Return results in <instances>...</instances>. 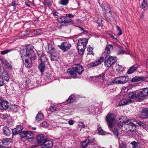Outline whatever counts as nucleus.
Here are the masks:
<instances>
[{"label": "nucleus", "instance_id": "37", "mask_svg": "<svg viewBox=\"0 0 148 148\" xmlns=\"http://www.w3.org/2000/svg\"><path fill=\"white\" fill-rule=\"evenodd\" d=\"M85 48H81L79 47V48H78L79 54H82Z\"/></svg>", "mask_w": 148, "mask_h": 148}, {"label": "nucleus", "instance_id": "5", "mask_svg": "<svg viewBox=\"0 0 148 148\" xmlns=\"http://www.w3.org/2000/svg\"><path fill=\"white\" fill-rule=\"evenodd\" d=\"M58 46L62 51L65 52L69 50L72 46L69 42H62L60 45H58Z\"/></svg>", "mask_w": 148, "mask_h": 148}, {"label": "nucleus", "instance_id": "39", "mask_svg": "<svg viewBox=\"0 0 148 148\" xmlns=\"http://www.w3.org/2000/svg\"><path fill=\"white\" fill-rule=\"evenodd\" d=\"M49 125V124L46 121H44L42 123V126L45 128H46L48 127Z\"/></svg>", "mask_w": 148, "mask_h": 148}, {"label": "nucleus", "instance_id": "24", "mask_svg": "<svg viewBox=\"0 0 148 148\" xmlns=\"http://www.w3.org/2000/svg\"><path fill=\"white\" fill-rule=\"evenodd\" d=\"M75 99V97L73 95H71L69 97V98L66 101L68 103H71L73 102L74 101Z\"/></svg>", "mask_w": 148, "mask_h": 148}, {"label": "nucleus", "instance_id": "13", "mask_svg": "<svg viewBox=\"0 0 148 148\" xmlns=\"http://www.w3.org/2000/svg\"><path fill=\"white\" fill-rule=\"evenodd\" d=\"M52 146V142L47 139L42 145V148H51Z\"/></svg>", "mask_w": 148, "mask_h": 148}, {"label": "nucleus", "instance_id": "61", "mask_svg": "<svg viewBox=\"0 0 148 148\" xmlns=\"http://www.w3.org/2000/svg\"><path fill=\"white\" fill-rule=\"evenodd\" d=\"M116 28H117V30H119V31H120V30H121V29L120 27L119 26H116Z\"/></svg>", "mask_w": 148, "mask_h": 148}, {"label": "nucleus", "instance_id": "48", "mask_svg": "<svg viewBox=\"0 0 148 148\" xmlns=\"http://www.w3.org/2000/svg\"><path fill=\"white\" fill-rule=\"evenodd\" d=\"M46 59V58L45 56H42L40 57L39 58V60L41 61V62H44V61Z\"/></svg>", "mask_w": 148, "mask_h": 148}, {"label": "nucleus", "instance_id": "16", "mask_svg": "<svg viewBox=\"0 0 148 148\" xmlns=\"http://www.w3.org/2000/svg\"><path fill=\"white\" fill-rule=\"evenodd\" d=\"M113 49V47L111 45H107L105 51L104 52V55L107 56L108 55L110 54L111 51Z\"/></svg>", "mask_w": 148, "mask_h": 148}, {"label": "nucleus", "instance_id": "4", "mask_svg": "<svg viewBox=\"0 0 148 148\" xmlns=\"http://www.w3.org/2000/svg\"><path fill=\"white\" fill-rule=\"evenodd\" d=\"M116 58L111 56H106L105 59L104 65L106 67H109L116 62Z\"/></svg>", "mask_w": 148, "mask_h": 148}, {"label": "nucleus", "instance_id": "62", "mask_svg": "<svg viewBox=\"0 0 148 148\" xmlns=\"http://www.w3.org/2000/svg\"><path fill=\"white\" fill-rule=\"evenodd\" d=\"M105 18L106 20L108 21H109L110 20V18L108 17H106Z\"/></svg>", "mask_w": 148, "mask_h": 148}, {"label": "nucleus", "instance_id": "9", "mask_svg": "<svg viewBox=\"0 0 148 148\" xmlns=\"http://www.w3.org/2000/svg\"><path fill=\"white\" fill-rule=\"evenodd\" d=\"M38 144L41 145L47 139L46 137L43 134L38 135L36 138Z\"/></svg>", "mask_w": 148, "mask_h": 148}, {"label": "nucleus", "instance_id": "25", "mask_svg": "<svg viewBox=\"0 0 148 148\" xmlns=\"http://www.w3.org/2000/svg\"><path fill=\"white\" fill-rule=\"evenodd\" d=\"M147 0H143V2L142 3L141 7L142 8L145 10L147 8Z\"/></svg>", "mask_w": 148, "mask_h": 148}, {"label": "nucleus", "instance_id": "41", "mask_svg": "<svg viewBox=\"0 0 148 148\" xmlns=\"http://www.w3.org/2000/svg\"><path fill=\"white\" fill-rule=\"evenodd\" d=\"M95 77H98L100 81H103L104 79V75L102 74L99 75Z\"/></svg>", "mask_w": 148, "mask_h": 148}, {"label": "nucleus", "instance_id": "11", "mask_svg": "<svg viewBox=\"0 0 148 148\" xmlns=\"http://www.w3.org/2000/svg\"><path fill=\"white\" fill-rule=\"evenodd\" d=\"M145 97L142 90L140 91H136V99H137L138 101H142Z\"/></svg>", "mask_w": 148, "mask_h": 148}, {"label": "nucleus", "instance_id": "10", "mask_svg": "<svg viewBox=\"0 0 148 148\" xmlns=\"http://www.w3.org/2000/svg\"><path fill=\"white\" fill-rule=\"evenodd\" d=\"M88 40L85 38L79 39L77 43V48L79 47L82 48H86V46L88 43Z\"/></svg>", "mask_w": 148, "mask_h": 148}, {"label": "nucleus", "instance_id": "22", "mask_svg": "<svg viewBox=\"0 0 148 148\" xmlns=\"http://www.w3.org/2000/svg\"><path fill=\"white\" fill-rule=\"evenodd\" d=\"M8 102L6 101H2L1 104V107L2 109H6L8 107Z\"/></svg>", "mask_w": 148, "mask_h": 148}, {"label": "nucleus", "instance_id": "30", "mask_svg": "<svg viewBox=\"0 0 148 148\" xmlns=\"http://www.w3.org/2000/svg\"><path fill=\"white\" fill-rule=\"evenodd\" d=\"M104 9L106 11H109V12L111 13V11L110 10V8L108 4L106 3L103 5Z\"/></svg>", "mask_w": 148, "mask_h": 148}, {"label": "nucleus", "instance_id": "47", "mask_svg": "<svg viewBox=\"0 0 148 148\" xmlns=\"http://www.w3.org/2000/svg\"><path fill=\"white\" fill-rule=\"evenodd\" d=\"M12 132L13 135H16L17 134L19 133H20V130H12Z\"/></svg>", "mask_w": 148, "mask_h": 148}, {"label": "nucleus", "instance_id": "36", "mask_svg": "<svg viewBox=\"0 0 148 148\" xmlns=\"http://www.w3.org/2000/svg\"><path fill=\"white\" fill-rule=\"evenodd\" d=\"M116 69L118 71H124L123 68H122V66L120 65L119 64H116Z\"/></svg>", "mask_w": 148, "mask_h": 148}, {"label": "nucleus", "instance_id": "63", "mask_svg": "<svg viewBox=\"0 0 148 148\" xmlns=\"http://www.w3.org/2000/svg\"><path fill=\"white\" fill-rule=\"evenodd\" d=\"M140 18H143V17H144V15H143V13H142L141 15H140Z\"/></svg>", "mask_w": 148, "mask_h": 148}, {"label": "nucleus", "instance_id": "60", "mask_svg": "<svg viewBox=\"0 0 148 148\" xmlns=\"http://www.w3.org/2000/svg\"><path fill=\"white\" fill-rule=\"evenodd\" d=\"M58 13L57 12H55L54 13V15L56 16H58Z\"/></svg>", "mask_w": 148, "mask_h": 148}, {"label": "nucleus", "instance_id": "28", "mask_svg": "<svg viewBox=\"0 0 148 148\" xmlns=\"http://www.w3.org/2000/svg\"><path fill=\"white\" fill-rule=\"evenodd\" d=\"M12 142V140L11 138H6L1 140L2 143L3 144L8 143H11Z\"/></svg>", "mask_w": 148, "mask_h": 148}, {"label": "nucleus", "instance_id": "19", "mask_svg": "<svg viewBox=\"0 0 148 148\" xmlns=\"http://www.w3.org/2000/svg\"><path fill=\"white\" fill-rule=\"evenodd\" d=\"M138 67L136 65H134L130 68L127 71V73L130 74L132 73L138 68Z\"/></svg>", "mask_w": 148, "mask_h": 148}, {"label": "nucleus", "instance_id": "40", "mask_svg": "<svg viewBox=\"0 0 148 148\" xmlns=\"http://www.w3.org/2000/svg\"><path fill=\"white\" fill-rule=\"evenodd\" d=\"M117 53L118 55H120L121 54H124L125 53L127 54V52L125 51L124 50L122 49H120L118 51Z\"/></svg>", "mask_w": 148, "mask_h": 148}, {"label": "nucleus", "instance_id": "33", "mask_svg": "<svg viewBox=\"0 0 148 148\" xmlns=\"http://www.w3.org/2000/svg\"><path fill=\"white\" fill-rule=\"evenodd\" d=\"M18 0H13L11 3V5L13 6L14 8L15 9L16 6L18 4Z\"/></svg>", "mask_w": 148, "mask_h": 148}, {"label": "nucleus", "instance_id": "26", "mask_svg": "<svg viewBox=\"0 0 148 148\" xmlns=\"http://www.w3.org/2000/svg\"><path fill=\"white\" fill-rule=\"evenodd\" d=\"M2 62L8 68L10 69L12 68L11 64H10L6 60H3Z\"/></svg>", "mask_w": 148, "mask_h": 148}, {"label": "nucleus", "instance_id": "55", "mask_svg": "<svg viewBox=\"0 0 148 148\" xmlns=\"http://www.w3.org/2000/svg\"><path fill=\"white\" fill-rule=\"evenodd\" d=\"M8 116L7 114H4L3 115L2 118L3 119L5 120L7 118Z\"/></svg>", "mask_w": 148, "mask_h": 148}, {"label": "nucleus", "instance_id": "58", "mask_svg": "<svg viewBox=\"0 0 148 148\" xmlns=\"http://www.w3.org/2000/svg\"><path fill=\"white\" fill-rule=\"evenodd\" d=\"M74 123L73 121L72 120L69 121V124L70 125H73Z\"/></svg>", "mask_w": 148, "mask_h": 148}, {"label": "nucleus", "instance_id": "29", "mask_svg": "<svg viewBox=\"0 0 148 148\" xmlns=\"http://www.w3.org/2000/svg\"><path fill=\"white\" fill-rule=\"evenodd\" d=\"M69 0H60L59 3L63 5H66L69 3Z\"/></svg>", "mask_w": 148, "mask_h": 148}, {"label": "nucleus", "instance_id": "53", "mask_svg": "<svg viewBox=\"0 0 148 148\" xmlns=\"http://www.w3.org/2000/svg\"><path fill=\"white\" fill-rule=\"evenodd\" d=\"M123 123H122L121 122L119 123L117 125V126L118 127L119 129H121L122 128L123 126Z\"/></svg>", "mask_w": 148, "mask_h": 148}, {"label": "nucleus", "instance_id": "34", "mask_svg": "<svg viewBox=\"0 0 148 148\" xmlns=\"http://www.w3.org/2000/svg\"><path fill=\"white\" fill-rule=\"evenodd\" d=\"M98 133L101 135H106L107 134H109L108 132H106L104 130H98Z\"/></svg>", "mask_w": 148, "mask_h": 148}, {"label": "nucleus", "instance_id": "32", "mask_svg": "<svg viewBox=\"0 0 148 148\" xmlns=\"http://www.w3.org/2000/svg\"><path fill=\"white\" fill-rule=\"evenodd\" d=\"M25 67L27 68H30L32 66V65L30 63H29V61L26 58L25 59Z\"/></svg>", "mask_w": 148, "mask_h": 148}, {"label": "nucleus", "instance_id": "18", "mask_svg": "<svg viewBox=\"0 0 148 148\" xmlns=\"http://www.w3.org/2000/svg\"><path fill=\"white\" fill-rule=\"evenodd\" d=\"M91 143L90 140L88 139H86L81 143L80 147L82 148H86Z\"/></svg>", "mask_w": 148, "mask_h": 148}, {"label": "nucleus", "instance_id": "15", "mask_svg": "<svg viewBox=\"0 0 148 148\" xmlns=\"http://www.w3.org/2000/svg\"><path fill=\"white\" fill-rule=\"evenodd\" d=\"M103 60L104 57H101L99 59L91 63L90 65L92 66H96L100 64L103 61Z\"/></svg>", "mask_w": 148, "mask_h": 148}, {"label": "nucleus", "instance_id": "12", "mask_svg": "<svg viewBox=\"0 0 148 148\" xmlns=\"http://www.w3.org/2000/svg\"><path fill=\"white\" fill-rule=\"evenodd\" d=\"M139 116L142 119H146L148 117V108H143Z\"/></svg>", "mask_w": 148, "mask_h": 148}, {"label": "nucleus", "instance_id": "20", "mask_svg": "<svg viewBox=\"0 0 148 148\" xmlns=\"http://www.w3.org/2000/svg\"><path fill=\"white\" fill-rule=\"evenodd\" d=\"M45 64L44 62H42L39 64L38 69L42 73L45 69Z\"/></svg>", "mask_w": 148, "mask_h": 148}, {"label": "nucleus", "instance_id": "2", "mask_svg": "<svg viewBox=\"0 0 148 148\" xmlns=\"http://www.w3.org/2000/svg\"><path fill=\"white\" fill-rule=\"evenodd\" d=\"M33 46L31 45H28L25 49H22L20 51L21 58H23L28 57L31 60L36 58V54L33 49Z\"/></svg>", "mask_w": 148, "mask_h": 148}, {"label": "nucleus", "instance_id": "17", "mask_svg": "<svg viewBox=\"0 0 148 148\" xmlns=\"http://www.w3.org/2000/svg\"><path fill=\"white\" fill-rule=\"evenodd\" d=\"M147 78L143 76H136L133 78L132 81L133 82H137L140 81H144L146 80Z\"/></svg>", "mask_w": 148, "mask_h": 148}, {"label": "nucleus", "instance_id": "49", "mask_svg": "<svg viewBox=\"0 0 148 148\" xmlns=\"http://www.w3.org/2000/svg\"><path fill=\"white\" fill-rule=\"evenodd\" d=\"M41 31L40 29H37L34 31V34L36 35H38L41 33Z\"/></svg>", "mask_w": 148, "mask_h": 148}, {"label": "nucleus", "instance_id": "27", "mask_svg": "<svg viewBox=\"0 0 148 148\" xmlns=\"http://www.w3.org/2000/svg\"><path fill=\"white\" fill-rule=\"evenodd\" d=\"M66 17L64 16H62L60 18H58L57 19V21L60 23H64L66 21Z\"/></svg>", "mask_w": 148, "mask_h": 148}, {"label": "nucleus", "instance_id": "43", "mask_svg": "<svg viewBox=\"0 0 148 148\" xmlns=\"http://www.w3.org/2000/svg\"><path fill=\"white\" fill-rule=\"evenodd\" d=\"M92 49L91 47H88L87 49V51H88V54H92L94 55L93 53L92 52Z\"/></svg>", "mask_w": 148, "mask_h": 148}, {"label": "nucleus", "instance_id": "14", "mask_svg": "<svg viewBox=\"0 0 148 148\" xmlns=\"http://www.w3.org/2000/svg\"><path fill=\"white\" fill-rule=\"evenodd\" d=\"M133 102V101L131 99H124L120 101L119 104V106L126 105L129 104Z\"/></svg>", "mask_w": 148, "mask_h": 148}, {"label": "nucleus", "instance_id": "46", "mask_svg": "<svg viewBox=\"0 0 148 148\" xmlns=\"http://www.w3.org/2000/svg\"><path fill=\"white\" fill-rule=\"evenodd\" d=\"M119 147L120 148H126V144L122 143L120 144Z\"/></svg>", "mask_w": 148, "mask_h": 148}, {"label": "nucleus", "instance_id": "42", "mask_svg": "<svg viewBox=\"0 0 148 148\" xmlns=\"http://www.w3.org/2000/svg\"><path fill=\"white\" fill-rule=\"evenodd\" d=\"M4 84V82L2 76L0 75V87L2 86Z\"/></svg>", "mask_w": 148, "mask_h": 148}, {"label": "nucleus", "instance_id": "21", "mask_svg": "<svg viewBox=\"0 0 148 148\" xmlns=\"http://www.w3.org/2000/svg\"><path fill=\"white\" fill-rule=\"evenodd\" d=\"M44 118V115L43 114L38 113L36 116V120L37 122H39L42 120Z\"/></svg>", "mask_w": 148, "mask_h": 148}, {"label": "nucleus", "instance_id": "38", "mask_svg": "<svg viewBox=\"0 0 148 148\" xmlns=\"http://www.w3.org/2000/svg\"><path fill=\"white\" fill-rule=\"evenodd\" d=\"M12 50V49L6 50L3 51L1 52V54L2 55L5 54Z\"/></svg>", "mask_w": 148, "mask_h": 148}, {"label": "nucleus", "instance_id": "3", "mask_svg": "<svg viewBox=\"0 0 148 148\" xmlns=\"http://www.w3.org/2000/svg\"><path fill=\"white\" fill-rule=\"evenodd\" d=\"M83 71L82 66L79 64H75L72 68L68 69L66 74L72 77H76L77 74H81Z\"/></svg>", "mask_w": 148, "mask_h": 148}, {"label": "nucleus", "instance_id": "44", "mask_svg": "<svg viewBox=\"0 0 148 148\" xmlns=\"http://www.w3.org/2000/svg\"><path fill=\"white\" fill-rule=\"evenodd\" d=\"M3 133L5 135L7 136H9L11 133L10 130H3Z\"/></svg>", "mask_w": 148, "mask_h": 148}, {"label": "nucleus", "instance_id": "52", "mask_svg": "<svg viewBox=\"0 0 148 148\" xmlns=\"http://www.w3.org/2000/svg\"><path fill=\"white\" fill-rule=\"evenodd\" d=\"M56 108L55 106H51L50 108V110L52 112H54L56 110Z\"/></svg>", "mask_w": 148, "mask_h": 148}, {"label": "nucleus", "instance_id": "8", "mask_svg": "<svg viewBox=\"0 0 148 148\" xmlns=\"http://www.w3.org/2000/svg\"><path fill=\"white\" fill-rule=\"evenodd\" d=\"M113 115V114L109 113L108 114L106 118V120L108 123V125L110 128L113 126L114 123L115 122L114 119L112 117Z\"/></svg>", "mask_w": 148, "mask_h": 148}, {"label": "nucleus", "instance_id": "23", "mask_svg": "<svg viewBox=\"0 0 148 148\" xmlns=\"http://www.w3.org/2000/svg\"><path fill=\"white\" fill-rule=\"evenodd\" d=\"M136 91L128 93L127 97L129 98L136 99Z\"/></svg>", "mask_w": 148, "mask_h": 148}, {"label": "nucleus", "instance_id": "31", "mask_svg": "<svg viewBox=\"0 0 148 148\" xmlns=\"http://www.w3.org/2000/svg\"><path fill=\"white\" fill-rule=\"evenodd\" d=\"M141 90L145 97L148 96V88H144L142 89Z\"/></svg>", "mask_w": 148, "mask_h": 148}, {"label": "nucleus", "instance_id": "1", "mask_svg": "<svg viewBox=\"0 0 148 148\" xmlns=\"http://www.w3.org/2000/svg\"><path fill=\"white\" fill-rule=\"evenodd\" d=\"M120 122L123 123H127V124L126 125V126H128V124L131 127V128L134 129L136 128V126H137L136 124L143 129H145L146 127V125L143 123L141 122H137L134 119L128 120L125 116H123L119 119Z\"/></svg>", "mask_w": 148, "mask_h": 148}, {"label": "nucleus", "instance_id": "50", "mask_svg": "<svg viewBox=\"0 0 148 148\" xmlns=\"http://www.w3.org/2000/svg\"><path fill=\"white\" fill-rule=\"evenodd\" d=\"M112 131L114 134L116 136V137L118 138L119 135L118 130H112Z\"/></svg>", "mask_w": 148, "mask_h": 148}, {"label": "nucleus", "instance_id": "57", "mask_svg": "<svg viewBox=\"0 0 148 148\" xmlns=\"http://www.w3.org/2000/svg\"><path fill=\"white\" fill-rule=\"evenodd\" d=\"M66 16L70 18H73V15L71 14H66Z\"/></svg>", "mask_w": 148, "mask_h": 148}, {"label": "nucleus", "instance_id": "56", "mask_svg": "<svg viewBox=\"0 0 148 148\" xmlns=\"http://www.w3.org/2000/svg\"><path fill=\"white\" fill-rule=\"evenodd\" d=\"M72 20L71 19H70L69 20H67L66 19V21H65L64 23H72Z\"/></svg>", "mask_w": 148, "mask_h": 148}, {"label": "nucleus", "instance_id": "35", "mask_svg": "<svg viewBox=\"0 0 148 148\" xmlns=\"http://www.w3.org/2000/svg\"><path fill=\"white\" fill-rule=\"evenodd\" d=\"M130 144L132 145L133 148H135L138 147V143L136 142L135 141H134L131 142Z\"/></svg>", "mask_w": 148, "mask_h": 148}, {"label": "nucleus", "instance_id": "45", "mask_svg": "<svg viewBox=\"0 0 148 148\" xmlns=\"http://www.w3.org/2000/svg\"><path fill=\"white\" fill-rule=\"evenodd\" d=\"M3 78L6 81L8 82L9 80V79L8 77V75L6 73H4Z\"/></svg>", "mask_w": 148, "mask_h": 148}, {"label": "nucleus", "instance_id": "6", "mask_svg": "<svg viewBox=\"0 0 148 148\" xmlns=\"http://www.w3.org/2000/svg\"><path fill=\"white\" fill-rule=\"evenodd\" d=\"M32 133L29 132L28 131H23V132H20V135L22 138L26 137L27 140L29 141H31L34 138L32 136Z\"/></svg>", "mask_w": 148, "mask_h": 148}, {"label": "nucleus", "instance_id": "7", "mask_svg": "<svg viewBox=\"0 0 148 148\" xmlns=\"http://www.w3.org/2000/svg\"><path fill=\"white\" fill-rule=\"evenodd\" d=\"M129 79L125 76L118 77L114 80V82L118 84H124L128 81Z\"/></svg>", "mask_w": 148, "mask_h": 148}, {"label": "nucleus", "instance_id": "59", "mask_svg": "<svg viewBox=\"0 0 148 148\" xmlns=\"http://www.w3.org/2000/svg\"><path fill=\"white\" fill-rule=\"evenodd\" d=\"M119 33L118 34V35H119V36H120V35H121L122 33V30H120V31H119Z\"/></svg>", "mask_w": 148, "mask_h": 148}, {"label": "nucleus", "instance_id": "51", "mask_svg": "<svg viewBox=\"0 0 148 148\" xmlns=\"http://www.w3.org/2000/svg\"><path fill=\"white\" fill-rule=\"evenodd\" d=\"M23 128L22 126L20 125L17 126L13 130H23Z\"/></svg>", "mask_w": 148, "mask_h": 148}, {"label": "nucleus", "instance_id": "54", "mask_svg": "<svg viewBox=\"0 0 148 148\" xmlns=\"http://www.w3.org/2000/svg\"><path fill=\"white\" fill-rule=\"evenodd\" d=\"M79 126L81 127V128H84L85 127V126L84 125V123L82 122L79 123Z\"/></svg>", "mask_w": 148, "mask_h": 148}, {"label": "nucleus", "instance_id": "64", "mask_svg": "<svg viewBox=\"0 0 148 148\" xmlns=\"http://www.w3.org/2000/svg\"><path fill=\"white\" fill-rule=\"evenodd\" d=\"M36 146H37L36 145H33L32 146L31 148H35Z\"/></svg>", "mask_w": 148, "mask_h": 148}]
</instances>
